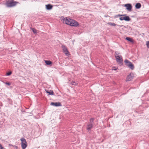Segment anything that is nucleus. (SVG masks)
<instances>
[{"label": "nucleus", "instance_id": "473e14b6", "mask_svg": "<svg viewBox=\"0 0 149 149\" xmlns=\"http://www.w3.org/2000/svg\"><path fill=\"white\" fill-rule=\"evenodd\" d=\"M118 26L121 27V25H118Z\"/></svg>", "mask_w": 149, "mask_h": 149}, {"label": "nucleus", "instance_id": "bb28decb", "mask_svg": "<svg viewBox=\"0 0 149 149\" xmlns=\"http://www.w3.org/2000/svg\"><path fill=\"white\" fill-rule=\"evenodd\" d=\"M72 85H75L77 84V83L75 81H72Z\"/></svg>", "mask_w": 149, "mask_h": 149}, {"label": "nucleus", "instance_id": "9b49d317", "mask_svg": "<svg viewBox=\"0 0 149 149\" xmlns=\"http://www.w3.org/2000/svg\"><path fill=\"white\" fill-rule=\"evenodd\" d=\"M133 78V77L130 74L128 75L127 78V80L128 81H131L132 79Z\"/></svg>", "mask_w": 149, "mask_h": 149}, {"label": "nucleus", "instance_id": "2f4dec72", "mask_svg": "<svg viewBox=\"0 0 149 149\" xmlns=\"http://www.w3.org/2000/svg\"><path fill=\"white\" fill-rule=\"evenodd\" d=\"M15 148L16 149H18V147L17 146H15Z\"/></svg>", "mask_w": 149, "mask_h": 149}, {"label": "nucleus", "instance_id": "aec40b11", "mask_svg": "<svg viewBox=\"0 0 149 149\" xmlns=\"http://www.w3.org/2000/svg\"><path fill=\"white\" fill-rule=\"evenodd\" d=\"M126 15H120V14H118L117 15H116L114 16V18H116L119 17H121L122 16H124Z\"/></svg>", "mask_w": 149, "mask_h": 149}, {"label": "nucleus", "instance_id": "f3484780", "mask_svg": "<svg viewBox=\"0 0 149 149\" xmlns=\"http://www.w3.org/2000/svg\"><path fill=\"white\" fill-rule=\"evenodd\" d=\"M124 62L126 63V65L127 66L130 64V63H131L127 59L125 60L124 61Z\"/></svg>", "mask_w": 149, "mask_h": 149}, {"label": "nucleus", "instance_id": "f8f14e48", "mask_svg": "<svg viewBox=\"0 0 149 149\" xmlns=\"http://www.w3.org/2000/svg\"><path fill=\"white\" fill-rule=\"evenodd\" d=\"M128 67L132 70H133L134 68V65L132 62L130 63V64L128 65Z\"/></svg>", "mask_w": 149, "mask_h": 149}, {"label": "nucleus", "instance_id": "20e7f679", "mask_svg": "<svg viewBox=\"0 0 149 149\" xmlns=\"http://www.w3.org/2000/svg\"><path fill=\"white\" fill-rule=\"evenodd\" d=\"M116 59V61L117 62H118L119 64H122V62L123 61V60L122 56L120 55H119L116 56L115 57Z\"/></svg>", "mask_w": 149, "mask_h": 149}, {"label": "nucleus", "instance_id": "1a4fd4ad", "mask_svg": "<svg viewBox=\"0 0 149 149\" xmlns=\"http://www.w3.org/2000/svg\"><path fill=\"white\" fill-rule=\"evenodd\" d=\"M46 8L48 10H51L53 6L51 4H48L45 5Z\"/></svg>", "mask_w": 149, "mask_h": 149}, {"label": "nucleus", "instance_id": "7ed1b4c3", "mask_svg": "<svg viewBox=\"0 0 149 149\" xmlns=\"http://www.w3.org/2000/svg\"><path fill=\"white\" fill-rule=\"evenodd\" d=\"M79 25L78 23L76 21L72 19L70 21V25L71 26L76 27Z\"/></svg>", "mask_w": 149, "mask_h": 149}, {"label": "nucleus", "instance_id": "4468645a", "mask_svg": "<svg viewBox=\"0 0 149 149\" xmlns=\"http://www.w3.org/2000/svg\"><path fill=\"white\" fill-rule=\"evenodd\" d=\"M141 7V5L139 3H136L135 5V8L137 9H139Z\"/></svg>", "mask_w": 149, "mask_h": 149}, {"label": "nucleus", "instance_id": "412c9836", "mask_svg": "<svg viewBox=\"0 0 149 149\" xmlns=\"http://www.w3.org/2000/svg\"><path fill=\"white\" fill-rule=\"evenodd\" d=\"M63 52L65 54L66 56H69L70 55V53L68 51V50H66V51L64 52Z\"/></svg>", "mask_w": 149, "mask_h": 149}, {"label": "nucleus", "instance_id": "393cba45", "mask_svg": "<svg viewBox=\"0 0 149 149\" xmlns=\"http://www.w3.org/2000/svg\"><path fill=\"white\" fill-rule=\"evenodd\" d=\"M12 74V72L11 71H9L6 73V75L7 76H9Z\"/></svg>", "mask_w": 149, "mask_h": 149}, {"label": "nucleus", "instance_id": "6e6552de", "mask_svg": "<svg viewBox=\"0 0 149 149\" xmlns=\"http://www.w3.org/2000/svg\"><path fill=\"white\" fill-rule=\"evenodd\" d=\"M51 105L55 107L61 106L62 105L61 103L59 102H52L51 103Z\"/></svg>", "mask_w": 149, "mask_h": 149}, {"label": "nucleus", "instance_id": "f257e3e1", "mask_svg": "<svg viewBox=\"0 0 149 149\" xmlns=\"http://www.w3.org/2000/svg\"><path fill=\"white\" fill-rule=\"evenodd\" d=\"M17 3H18V2L15 1L13 0H12L10 1H7L6 3V5L7 7H10L16 6Z\"/></svg>", "mask_w": 149, "mask_h": 149}, {"label": "nucleus", "instance_id": "2eb2a0df", "mask_svg": "<svg viewBox=\"0 0 149 149\" xmlns=\"http://www.w3.org/2000/svg\"><path fill=\"white\" fill-rule=\"evenodd\" d=\"M61 47L62 48L63 52L68 50V49H67L66 46L65 45H62L61 46Z\"/></svg>", "mask_w": 149, "mask_h": 149}, {"label": "nucleus", "instance_id": "4be33fe9", "mask_svg": "<svg viewBox=\"0 0 149 149\" xmlns=\"http://www.w3.org/2000/svg\"><path fill=\"white\" fill-rule=\"evenodd\" d=\"M88 123L93 125L94 123V118H91L90 120V121Z\"/></svg>", "mask_w": 149, "mask_h": 149}, {"label": "nucleus", "instance_id": "ddd939ff", "mask_svg": "<svg viewBox=\"0 0 149 149\" xmlns=\"http://www.w3.org/2000/svg\"><path fill=\"white\" fill-rule=\"evenodd\" d=\"M46 92L48 93L49 95H54V92L52 90H50L49 91L48 90L45 89Z\"/></svg>", "mask_w": 149, "mask_h": 149}, {"label": "nucleus", "instance_id": "c756f323", "mask_svg": "<svg viewBox=\"0 0 149 149\" xmlns=\"http://www.w3.org/2000/svg\"><path fill=\"white\" fill-rule=\"evenodd\" d=\"M5 84L8 86H9L10 85V83L8 82H6L5 83Z\"/></svg>", "mask_w": 149, "mask_h": 149}, {"label": "nucleus", "instance_id": "7c9ffc66", "mask_svg": "<svg viewBox=\"0 0 149 149\" xmlns=\"http://www.w3.org/2000/svg\"><path fill=\"white\" fill-rule=\"evenodd\" d=\"M121 25V27H123L124 28H125V26H123V25Z\"/></svg>", "mask_w": 149, "mask_h": 149}, {"label": "nucleus", "instance_id": "a211bd4d", "mask_svg": "<svg viewBox=\"0 0 149 149\" xmlns=\"http://www.w3.org/2000/svg\"><path fill=\"white\" fill-rule=\"evenodd\" d=\"M45 63L47 65H50L52 63V62L50 61L45 60Z\"/></svg>", "mask_w": 149, "mask_h": 149}, {"label": "nucleus", "instance_id": "cd10ccee", "mask_svg": "<svg viewBox=\"0 0 149 149\" xmlns=\"http://www.w3.org/2000/svg\"><path fill=\"white\" fill-rule=\"evenodd\" d=\"M0 149H5L2 146V145L1 144H0Z\"/></svg>", "mask_w": 149, "mask_h": 149}, {"label": "nucleus", "instance_id": "9d476101", "mask_svg": "<svg viewBox=\"0 0 149 149\" xmlns=\"http://www.w3.org/2000/svg\"><path fill=\"white\" fill-rule=\"evenodd\" d=\"M93 125L92 124H91L89 123H88L87 125V127H86V129L88 130H90L91 129L93 128Z\"/></svg>", "mask_w": 149, "mask_h": 149}, {"label": "nucleus", "instance_id": "a878e982", "mask_svg": "<svg viewBox=\"0 0 149 149\" xmlns=\"http://www.w3.org/2000/svg\"><path fill=\"white\" fill-rule=\"evenodd\" d=\"M146 45L147 47L149 48V41H147L146 42Z\"/></svg>", "mask_w": 149, "mask_h": 149}, {"label": "nucleus", "instance_id": "f03ea898", "mask_svg": "<svg viewBox=\"0 0 149 149\" xmlns=\"http://www.w3.org/2000/svg\"><path fill=\"white\" fill-rule=\"evenodd\" d=\"M21 141V146L22 149H25L27 146V143L25 139L24 138H22L20 139Z\"/></svg>", "mask_w": 149, "mask_h": 149}, {"label": "nucleus", "instance_id": "0eeeda50", "mask_svg": "<svg viewBox=\"0 0 149 149\" xmlns=\"http://www.w3.org/2000/svg\"><path fill=\"white\" fill-rule=\"evenodd\" d=\"M72 19H70L69 18L66 17L63 19V22L67 24L70 25V21L72 20Z\"/></svg>", "mask_w": 149, "mask_h": 149}, {"label": "nucleus", "instance_id": "5701e85b", "mask_svg": "<svg viewBox=\"0 0 149 149\" xmlns=\"http://www.w3.org/2000/svg\"><path fill=\"white\" fill-rule=\"evenodd\" d=\"M119 53L118 52H117V51L115 52V57H116V56H117L119 55Z\"/></svg>", "mask_w": 149, "mask_h": 149}, {"label": "nucleus", "instance_id": "c85d7f7f", "mask_svg": "<svg viewBox=\"0 0 149 149\" xmlns=\"http://www.w3.org/2000/svg\"><path fill=\"white\" fill-rule=\"evenodd\" d=\"M117 69V68L116 67H113L112 69V70H116Z\"/></svg>", "mask_w": 149, "mask_h": 149}, {"label": "nucleus", "instance_id": "b1692460", "mask_svg": "<svg viewBox=\"0 0 149 149\" xmlns=\"http://www.w3.org/2000/svg\"><path fill=\"white\" fill-rule=\"evenodd\" d=\"M32 31L35 33H37V30L34 28H32Z\"/></svg>", "mask_w": 149, "mask_h": 149}, {"label": "nucleus", "instance_id": "39448f33", "mask_svg": "<svg viewBox=\"0 0 149 149\" xmlns=\"http://www.w3.org/2000/svg\"><path fill=\"white\" fill-rule=\"evenodd\" d=\"M119 19L121 21L124 20L126 21H130L131 19L129 16H126L120 17L119 18Z\"/></svg>", "mask_w": 149, "mask_h": 149}, {"label": "nucleus", "instance_id": "6ab92c4d", "mask_svg": "<svg viewBox=\"0 0 149 149\" xmlns=\"http://www.w3.org/2000/svg\"><path fill=\"white\" fill-rule=\"evenodd\" d=\"M108 24L109 25H110L111 26H118V25L114 23H111V22H109L108 23Z\"/></svg>", "mask_w": 149, "mask_h": 149}, {"label": "nucleus", "instance_id": "423d86ee", "mask_svg": "<svg viewBox=\"0 0 149 149\" xmlns=\"http://www.w3.org/2000/svg\"><path fill=\"white\" fill-rule=\"evenodd\" d=\"M125 6L126 8V9L129 11H131L132 10V5L130 3H127L125 5Z\"/></svg>", "mask_w": 149, "mask_h": 149}, {"label": "nucleus", "instance_id": "dca6fc26", "mask_svg": "<svg viewBox=\"0 0 149 149\" xmlns=\"http://www.w3.org/2000/svg\"><path fill=\"white\" fill-rule=\"evenodd\" d=\"M125 39L133 43L134 42V41L130 37H127L125 38Z\"/></svg>", "mask_w": 149, "mask_h": 149}]
</instances>
